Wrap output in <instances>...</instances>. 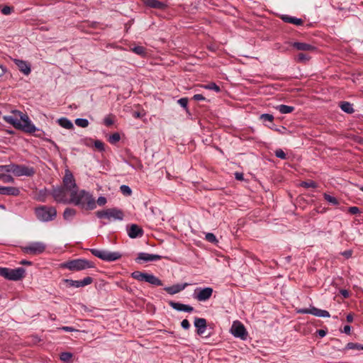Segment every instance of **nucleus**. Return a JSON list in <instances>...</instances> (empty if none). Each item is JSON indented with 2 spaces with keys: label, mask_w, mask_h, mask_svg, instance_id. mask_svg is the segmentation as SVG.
Segmentation results:
<instances>
[{
  "label": "nucleus",
  "mask_w": 363,
  "mask_h": 363,
  "mask_svg": "<svg viewBox=\"0 0 363 363\" xmlns=\"http://www.w3.org/2000/svg\"><path fill=\"white\" fill-rule=\"evenodd\" d=\"M50 194L57 203H72L86 210L96 208L92 194L84 189L79 190L75 179L69 169L65 170L62 186L53 187Z\"/></svg>",
  "instance_id": "nucleus-1"
},
{
  "label": "nucleus",
  "mask_w": 363,
  "mask_h": 363,
  "mask_svg": "<svg viewBox=\"0 0 363 363\" xmlns=\"http://www.w3.org/2000/svg\"><path fill=\"white\" fill-rule=\"evenodd\" d=\"M12 115L4 116L3 119L5 122L12 125L15 128L22 130L28 133H33L38 128L32 123L29 117L18 110L11 111Z\"/></svg>",
  "instance_id": "nucleus-2"
},
{
  "label": "nucleus",
  "mask_w": 363,
  "mask_h": 363,
  "mask_svg": "<svg viewBox=\"0 0 363 363\" xmlns=\"http://www.w3.org/2000/svg\"><path fill=\"white\" fill-rule=\"evenodd\" d=\"M36 218L42 222H49L55 219L57 210L53 206H40L35 208Z\"/></svg>",
  "instance_id": "nucleus-3"
},
{
  "label": "nucleus",
  "mask_w": 363,
  "mask_h": 363,
  "mask_svg": "<svg viewBox=\"0 0 363 363\" xmlns=\"http://www.w3.org/2000/svg\"><path fill=\"white\" fill-rule=\"evenodd\" d=\"M96 215L99 218H106L108 221L123 220L124 213L122 210L117 208H111L96 212Z\"/></svg>",
  "instance_id": "nucleus-4"
},
{
  "label": "nucleus",
  "mask_w": 363,
  "mask_h": 363,
  "mask_svg": "<svg viewBox=\"0 0 363 363\" xmlns=\"http://www.w3.org/2000/svg\"><path fill=\"white\" fill-rule=\"evenodd\" d=\"M91 253L105 262H113L121 258L122 255L119 252H111L106 250L90 249Z\"/></svg>",
  "instance_id": "nucleus-5"
},
{
  "label": "nucleus",
  "mask_w": 363,
  "mask_h": 363,
  "mask_svg": "<svg viewBox=\"0 0 363 363\" xmlns=\"http://www.w3.org/2000/svg\"><path fill=\"white\" fill-rule=\"evenodd\" d=\"M62 267L71 271H81L92 268L94 264L91 262L84 259H76L63 263Z\"/></svg>",
  "instance_id": "nucleus-6"
},
{
  "label": "nucleus",
  "mask_w": 363,
  "mask_h": 363,
  "mask_svg": "<svg viewBox=\"0 0 363 363\" xmlns=\"http://www.w3.org/2000/svg\"><path fill=\"white\" fill-rule=\"evenodd\" d=\"M26 269L23 267H18L16 269H9L3 267L1 276L4 278L11 281H19L25 277Z\"/></svg>",
  "instance_id": "nucleus-7"
},
{
  "label": "nucleus",
  "mask_w": 363,
  "mask_h": 363,
  "mask_svg": "<svg viewBox=\"0 0 363 363\" xmlns=\"http://www.w3.org/2000/svg\"><path fill=\"white\" fill-rule=\"evenodd\" d=\"M46 247V244L43 242H32L22 247V250L26 254L38 255L44 252Z\"/></svg>",
  "instance_id": "nucleus-8"
},
{
  "label": "nucleus",
  "mask_w": 363,
  "mask_h": 363,
  "mask_svg": "<svg viewBox=\"0 0 363 363\" xmlns=\"http://www.w3.org/2000/svg\"><path fill=\"white\" fill-rule=\"evenodd\" d=\"M35 173L34 167L24 164H13V174L16 177H33Z\"/></svg>",
  "instance_id": "nucleus-9"
},
{
  "label": "nucleus",
  "mask_w": 363,
  "mask_h": 363,
  "mask_svg": "<svg viewBox=\"0 0 363 363\" xmlns=\"http://www.w3.org/2000/svg\"><path fill=\"white\" fill-rule=\"evenodd\" d=\"M213 292L211 287H198L194 290L193 296L198 301H206L211 297Z\"/></svg>",
  "instance_id": "nucleus-10"
},
{
  "label": "nucleus",
  "mask_w": 363,
  "mask_h": 363,
  "mask_svg": "<svg viewBox=\"0 0 363 363\" xmlns=\"http://www.w3.org/2000/svg\"><path fill=\"white\" fill-rule=\"evenodd\" d=\"M230 333L235 337L240 338L242 340H245L247 337V332L240 321H234L230 328Z\"/></svg>",
  "instance_id": "nucleus-11"
},
{
  "label": "nucleus",
  "mask_w": 363,
  "mask_h": 363,
  "mask_svg": "<svg viewBox=\"0 0 363 363\" xmlns=\"http://www.w3.org/2000/svg\"><path fill=\"white\" fill-rule=\"evenodd\" d=\"M296 312L300 314H312L317 317L329 318L330 316L328 311L317 308L314 306H311L309 308H300Z\"/></svg>",
  "instance_id": "nucleus-12"
},
{
  "label": "nucleus",
  "mask_w": 363,
  "mask_h": 363,
  "mask_svg": "<svg viewBox=\"0 0 363 363\" xmlns=\"http://www.w3.org/2000/svg\"><path fill=\"white\" fill-rule=\"evenodd\" d=\"M63 281L67 284L68 287L80 288L91 284L93 282V279L90 277H86L82 280H72L65 279L63 280Z\"/></svg>",
  "instance_id": "nucleus-13"
},
{
  "label": "nucleus",
  "mask_w": 363,
  "mask_h": 363,
  "mask_svg": "<svg viewBox=\"0 0 363 363\" xmlns=\"http://www.w3.org/2000/svg\"><path fill=\"white\" fill-rule=\"evenodd\" d=\"M126 231L129 238L132 239L141 238L144 235L143 228L137 224L128 225L126 226Z\"/></svg>",
  "instance_id": "nucleus-14"
},
{
  "label": "nucleus",
  "mask_w": 363,
  "mask_h": 363,
  "mask_svg": "<svg viewBox=\"0 0 363 363\" xmlns=\"http://www.w3.org/2000/svg\"><path fill=\"white\" fill-rule=\"evenodd\" d=\"M162 259V256L158 255L149 254L146 252H140L138 255V257L136 259L137 262H140V261L143 262H153L158 261Z\"/></svg>",
  "instance_id": "nucleus-15"
},
{
  "label": "nucleus",
  "mask_w": 363,
  "mask_h": 363,
  "mask_svg": "<svg viewBox=\"0 0 363 363\" xmlns=\"http://www.w3.org/2000/svg\"><path fill=\"white\" fill-rule=\"evenodd\" d=\"M169 305L177 311H184L186 313H191L194 308L189 305H186L179 302L169 301Z\"/></svg>",
  "instance_id": "nucleus-16"
},
{
  "label": "nucleus",
  "mask_w": 363,
  "mask_h": 363,
  "mask_svg": "<svg viewBox=\"0 0 363 363\" xmlns=\"http://www.w3.org/2000/svg\"><path fill=\"white\" fill-rule=\"evenodd\" d=\"M20 189L16 186H0V194L6 196H17L20 194Z\"/></svg>",
  "instance_id": "nucleus-17"
},
{
  "label": "nucleus",
  "mask_w": 363,
  "mask_h": 363,
  "mask_svg": "<svg viewBox=\"0 0 363 363\" xmlns=\"http://www.w3.org/2000/svg\"><path fill=\"white\" fill-rule=\"evenodd\" d=\"M189 284H177L171 286H167L164 289V290L170 295L176 294L182 291H183L186 286H188Z\"/></svg>",
  "instance_id": "nucleus-18"
},
{
  "label": "nucleus",
  "mask_w": 363,
  "mask_h": 363,
  "mask_svg": "<svg viewBox=\"0 0 363 363\" xmlns=\"http://www.w3.org/2000/svg\"><path fill=\"white\" fill-rule=\"evenodd\" d=\"M194 326L196 328L198 335H203L206 329V320L203 318H196L194 320Z\"/></svg>",
  "instance_id": "nucleus-19"
},
{
  "label": "nucleus",
  "mask_w": 363,
  "mask_h": 363,
  "mask_svg": "<svg viewBox=\"0 0 363 363\" xmlns=\"http://www.w3.org/2000/svg\"><path fill=\"white\" fill-rule=\"evenodd\" d=\"M143 4L150 8L157 9L160 10H164L167 5L158 0H143Z\"/></svg>",
  "instance_id": "nucleus-20"
},
{
  "label": "nucleus",
  "mask_w": 363,
  "mask_h": 363,
  "mask_svg": "<svg viewBox=\"0 0 363 363\" xmlns=\"http://www.w3.org/2000/svg\"><path fill=\"white\" fill-rule=\"evenodd\" d=\"M292 46L296 50L302 51H314L315 50V46L306 43L295 42Z\"/></svg>",
  "instance_id": "nucleus-21"
},
{
  "label": "nucleus",
  "mask_w": 363,
  "mask_h": 363,
  "mask_svg": "<svg viewBox=\"0 0 363 363\" xmlns=\"http://www.w3.org/2000/svg\"><path fill=\"white\" fill-rule=\"evenodd\" d=\"M14 62L18 67L19 70L24 74L28 75L30 73V67L26 61L21 60H15Z\"/></svg>",
  "instance_id": "nucleus-22"
},
{
  "label": "nucleus",
  "mask_w": 363,
  "mask_h": 363,
  "mask_svg": "<svg viewBox=\"0 0 363 363\" xmlns=\"http://www.w3.org/2000/svg\"><path fill=\"white\" fill-rule=\"evenodd\" d=\"M281 19L285 23H291L296 26H301L303 23V21L301 18H298L294 16H291L289 15H283L281 16Z\"/></svg>",
  "instance_id": "nucleus-23"
},
{
  "label": "nucleus",
  "mask_w": 363,
  "mask_h": 363,
  "mask_svg": "<svg viewBox=\"0 0 363 363\" xmlns=\"http://www.w3.org/2000/svg\"><path fill=\"white\" fill-rule=\"evenodd\" d=\"M77 214V211L72 208H66L63 213V218L66 220H72Z\"/></svg>",
  "instance_id": "nucleus-24"
},
{
  "label": "nucleus",
  "mask_w": 363,
  "mask_h": 363,
  "mask_svg": "<svg viewBox=\"0 0 363 363\" xmlns=\"http://www.w3.org/2000/svg\"><path fill=\"white\" fill-rule=\"evenodd\" d=\"M57 123L61 127H62L65 129H67V130H71L74 128V125H73V123H72V121L65 117L59 118L57 120Z\"/></svg>",
  "instance_id": "nucleus-25"
},
{
  "label": "nucleus",
  "mask_w": 363,
  "mask_h": 363,
  "mask_svg": "<svg viewBox=\"0 0 363 363\" xmlns=\"http://www.w3.org/2000/svg\"><path fill=\"white\" fill-rule=\"evenodd\" d=\"M145 282H147L153 286H162V281L152 274H148Z\"/></svg>",
  "instance_id": "nucleus-26"
},
{
  "label": "nucleus",
  "mask_w": 363,
  "mask_h": 363,
  "mask_svg": "<svg viewBox=\"0 0 363 363\" xmlns=\"http://www.w3.org/2000/svg\"><path fill=\"white\" fill-rule=\"evenodd\" d=\"M147 274H148L145 273V272H142L140 271H135L131 274V277L138 281H145Z\"/></svg>",
  "instance_id": "nucleus-27"
},
{
  "label": "nucleus",
  "mask_w": 363,
  "mask_h": 363,
  "mask_svg": "<svg viewBox=\"0 0 363 363\" xmlns=\"http://www.w3.org/2000/svg\"><path fill=\"white\" fill-rule=\"evenodd\" d=\"M340 107L344 112L347 113H352L354 111L352 104L347 101L341 102Z\"/></svg>",
  "instance_id": "nucleus-28"
},
{
  "label": "nucleus",
  "mask_w": 363,
  "mask_h": 363,
  "mask_svg": "<svg viewBox=\"0 0 363 363\" xmlns=\"http://www.w3.org/2000/svg\"><path fill=\"white\" fill-rule=\"evenodd\" d=\"M276 109L278 110L282 114L290 113L294 110V106H287L284 104L279 105L276 107Z\"/></svg>",
  "instance_id": "nucleus-29"
},
{
  "label": "nucleus",
  "mask_w": 363,
  "mask_h": 363,
  "mask_svg": "<svg viewBox=\"0 0 363 363\" xmlns=\"http://www.w3.org/2000/svg\"><path fill=\"white\" fill-rule=\"evenodd\" d=\"M201 87L203 88V89H208V90H213L216 93H218L220 91V88L219 86H218L216 83L214 82H210L208 84H201L199 85Z\"/></svg>",
  "instance_id": "nucleus-30"
},
{
  "label": "nucleus",
  "mask_w": 363,
  "mask_h": 363,
  "mask_svg": "<svg viewBox=\"0 0 363 363\" xmlns=\"http://www.w3.org/2000/svg\"><path fill=\"white\" fill-rule=\"evenodd\" d=\"M131 50L142 57H144L146 55V49L143 46H135L133 48H131Z\"/></svg>",
  "instance_id": "nucleus-31"
},
{
  "label": "nucleus",
  "mask_w": 363,
  "mask_h": 363,
  "mask_svg": "<svg viewBox=\"0 0 363 363\" xmlns=\"http://www.w3.org/2000/svg\"><path fill=\"white\" fill-rule=\"evenodd\" d=\"M0 180H1L4 183H13L14 179L10 174H6L4 173L0 172Z\"/></svg>",
  "instance_id": "nucleus-32"
},
{
  "label": "nucleus",
  "mask_w": 363,
  "mask_h": 363,
  "mask_svg": "<svg viewBox=\"0 0 363 363\" xmlns=\"http://www.w3.org/2000/svg\"><path fill=\"white\" fill-rule=\"evenodd\" d=\"M13 163L6 164V165H0V172L1 173L11 172L13 174Z\"/></svg>",
  "instance_id": "nucleus-33"
},
{
  "label": "nucleus",
  "mask_w": 363,
  "mask_h": 363,
  "mask_svg": "<svg viewBox=\"0 0 363 363\" xmlns=\"http://www.w3.org/2000/svg\"><path fill=\"white\" fill-rule=\"evenodd\" d=\"M323 197L328 203H330L333 205H338L339 204L337 199L334 196H332L325 193L323 194Z\"/></svg>",
  "instance_id": "nucleus-34"
},
{
  "label": "nucleus",
  "mask_w": 363,
  "mask_h": 363,
  "mask_svg": "<svg viewBox=\"0 0 363 363\" xmlns=\"http://www.w3.org/2000/svg\"><path fill=\"white\" fill-rule=\"evenodd\" d=\"M75 124L79 127L86 128L89 125V121L86 118H77Z\"/></svg>",
  "instance_id": "nucleus-35"
},
{
  "label": "nucleus",
  "mask_w": 363,
  "mask_h": 363,
  "mask_svg": "<svg viewBox=\"0 0 363 363\" xmlns=\"http://www.w3.org/2000/svg\"><path fill=\"white\" fill-rule=\"evenodd\" d=\"M296 60L298 62H306L310 60V57L306 54L301 52L297 55Z\"/></svg>",
  "instance_id": "nucleus-36"
},
{
  "label": "nucleus",
  "mask_w": 363,
  "mask_h": 363,
  "mask_svg": "<svg viewBox=\"0 0 363 363\" xmlns=\"http://www.w3.org/2000/svg\"><path fill=\"white\" fill-rule=\"evenodd\" d=\"M121 139L120 134L118 133H114L112 135H111L108 138V142L111 144H116L118 143Z\"/></svg>",
  "instance_id": "nucleus-37"
},
{
  "label": "nucleus",
  "mask_w": 363,
  "mask_h": 363,
  "mask_svg": "<svg viewBox=\"0 0 363 363\" xmlns=\"http://www.w3.org/2000/svg\"><path fill=\"white\" fill-rule=\"evenodd\" d=\"M120 189H121V193L125 196H130L132 194L131 189L127 185H125V184L121 185L120 186Z\"/></svg>",
  "instance_id": "nucleus-38"
},
{
  "label": "nucleus",
  "mask_w": 363,
  "mask_h": 363,
  "mask_svg": "<svg viewBox=\"0 0 363 363\" xmlns=\"http://www.w3.org/2000/svg\"><path fill=\"white\" fill-rule=\"evenodd\" d=\"M72 356V353L65 352L60 354V358L63 362H69Z\"/></svg>",
  "instance_id": "nucleus-39"
},
{
  "label": "nucleus",
  "mask_w": 363,
  "mask_h": 363,
  "mask_svg": "<svg viewBox=\"0 0 363 363\" xmlns=\"http://www.w3.org/2000/svg\"><path fill=\"white\" fill-rule=\"evenodd\" d=\"M259 118L264 122H265V121L273 122V121H274V116L272 114H269V113H263L260 116Z\"/></svg>",
  "instance_id": "nucleus-40"
},
{
  "label": "nucleus",
  "mask_w": 363,
  "mask_h": 363,
  "mask_svg": "<svg viewBox=\"0 0 363 363\" xmlns=\"http://www.w3.org/2000/svg\"><path fill=\"white\" fill-rule=\"evenodd\" d=\"M301 186L305 188H316L317 184L313 181L303 182Z\"/></svg>",
  "instance_id": "nucleus-41"
},
{
  "label": "nucleus",
  "mask_w": 363,
  "mask_h": 363,
  "mask_svg": "<svg viewBox=\"0 0 363 363\" xmlns=\"http://www.w3.org/2000/svg\"><path fill=\"white\" fill-rule=\"evenodd\" d=\"M206 240L212 243L217 242L216 237L213 233H208L206 234Z\"/></svg>",
  "instance_id": "nucleus-42"
},
{
  "label": "nucleus",
  "mask_w": 363,
  "mask_h": 363,
  "mask_svg": "<svg viewBox=\"0 0 363 363\" xmlns=\"http://www.w3.org/2000/svg\"><path fill=\"white\" fill-rule=\"evenodd\" d=\"M274 153H275L276 157L278 158L285 160L286 157L285 152L281 149L276 150Z\"/></svg>",
  "instance_id": "nucleus-43"
},
{
  "label": "nucleus",
  "mask_w": 363,
  "mask_h": 363,
  "mask_svg": "<svg viewBox=\"0 0 363 363\" xmlns=\"http://www.w3.org/2000/svg\"><path fill=\"white\" fill-rule=\"evenodd\" d=\"M347 349L350 350H361V345H359L357 343H353V342H349L347 343L346 346Z\"/></svg>",
  "instance_id": "nucleus-44"
},
{
  "label": "nucleus",
  "mask_w": 363,
  "mask_h": 363,
  "mask_svg": "<svg viewBox=\"0 0 363 363\" xmlns=\"http://www.w3.org/2000/svg\"><path fill=\"white\" fill-rule=\"evenodd\" d=\"M94 147L100 151L104 150V143L101 140H95Z\"/></svg>",
  "instance_id": "nucleus-45"
},
{
  "label": "nucleus",
  "mask_w": 363,
  "mask_h": 363,
  "mask_svg": "<svg viewBox=\"0 0 363 363\" xmlns=\"http://www.w3.org/2000/svg\"><path fill=\"white\" fill-rule=\"evenodd\" d=\"M177 103L185 109L187 108L188 105V99L187 98H182L177 101Z\"/></svg>",
  "instance_id": "nucleus-46"
},
{
  "label": "nucleus",
  "mask_w": 363,
  "mask_h": 363,
  "mask_svg": "<svg viewBox=\"0 0 363 363\" xmlns=\"http://www.w3.org/2000/svg\"><path fill=\"white\" fill-rule=\"evenodd\" d=\"M106 202H107V200H106V197H104V196H99L98 198V199L96 200V201H95V203L96 204L97 203L100 206H104L106 203Z\"/></svg>",
  "instance_id": "nucleus-47"
},
{
  "label": "nucleus",
  "mask_w": 363,
  "mask_h": 363,
  "mask_svg": "<svg viewBox=\"0 0 363 363\" xmlns=\"http://www.w3.org/2000/svg\"><path fill=\"white\" fill-rule=\"evenodd\" d=\"M12 10L13 8H11V6H5L1 9V11L4 15H9L11 14Z\"/></svg>",
  "instance_id": "nucleus-48"
},
{
  "label": "nucleus",
  "mask_w": 363,
  "mask_h": 363,
  "mask_svg": "<svg viewBox=\"0 0 363 363\" xmlns=\"http://www.w3.org/2000/svg\"><path fill=\"white\" fill-rule=\"evenodd\" d=\"M104 123L106 126H111L113 123V120L111 116H108L104 118Z\"/></svg>",
  "instance_id": "nucleus-49"
},
{
  "label": "nucleus",
  "mask_w": 363,
  "mask_h": 363,
  "mask_svg": "<svg viewBox=\"0 0 363 363\" xmlns=\"http://www.w3.org/2000/svg\"><path fill=\"white\" fill-rule=\"evenodd\" d=\"M348 212L352 215H354L359 213V209L357 206H351L348 208Z\"/></svg>",
  "instance_id": "nucleus-50"
},
{
  "label": "nucleus",
  "mask_w": 363,
  "mask_h": 363,
  "mask_svg": "<svg viewBox=\"0 0 363 363\" xmlns=\"http://www.w3.org/2000/svg\"><path fill=\"white\" fill-rule=\"evenodd\" d=\"M181 325L185 330H188L190 328V323H189V320L186 319H184L182 321Z\"/></svg>",
  "instance_id": "nucleus-51"
},
{
  "label": "nucleus",
  "mask_w": 363,
  "mask_h": 363,
  "mask_svg": "<svg viewBox=\"0 0 363 363\" xmlns=\"http://www.w3.org/2000/svg\"><path fill=\"white\" fill-rule=\"evenodd\" d=\"M193 99L195 101H204L206 98L202 94H197L194 95Z\"/></svg>",
  "instance_id": "nucleus-52"
},
{
  "label": "nucleus",
  "mask_w": 363,
  "mask_h": 363,
  "mask_svg": "<svg viewBox=\"0 0 363 363\" xmlns=\"http://www.w3.org/2000/svg\"><path fill=\"white\" fill-rule=\"evenodd\" d=\"M60 330H62L65 332H73V331H77L76 329H74V328H72V327H69V326H63L62 328H59Z\"/></svg>",
  "instance_id": "nucleus-53"
},
{
  "label": "nucleus",
  "mask_w": 363,
  "mask_h": 363,
  "mask_svg": "<svg viewBox=\"0 0 363 363\" xmlns=\"http://www.w3.org/2000/svg\"><path fill=\"white\" fill-rule=\"evenodd\" d=\"M342 255L347 259L351 257L352 255V252L351 250H345L343 252H342Z\"/></svg>",
  "instance_id": "nucleus-54"
},
{
  "label": "nucleus",
  "mask_w": 363,
  "mask_h": 363,
  "mask_svg": "<svg viewBox=\"0 0 363 363\" xmlns=\"http://www.w3.org/2000/svg\"><path fill=\"white\" fill-rule=\"evenodd\" d=\"M340 294L344 297V298H348L349 296H350V293L346 289H341L340 291Z\"/></svg>",
  "instance_id": "nucleus-55"
},
{
  "label": "nucleus",
  "mask_w": 363,
  "mask_h": 363,
  "mask_svg": "<svg viewBox=\"0 0 363 363\" xmlns=\"http://www.w3.org/2000/svg\"><path fill=\"white\" fill-rule=\"evenodd\" d=\"M235 179L240 181L243 179V174L240 172H235Z\"/></svg>",
  "instance_id": "nucleus-56"
},
{
  "label": "nucleus",
  "mask_w": 363,
  "mask_h": 363,
  "mask_svg": "<svg viewBox=\"0 0 363 363\" xmlns=\"http://www.w3.org/2000/svg\"><path fill=\"white\" fill-rule=\"evenodd\" d=\"M317 333L320 337H323L326 335V331H325L324 330H318L317 331Z\"/></svg>",
  "instance_id": "nucleus-57"
},
{
  "label": "nucleus",
  "mask_w": 363,
  "mask_h": 363,
  "mask_svg": "<svg viewBox=\"0 0 363 363\" xmlns=\"http://www.w3.org/2000/svg\"><path fill=\"white\" fill-rule=\"evenodd\" d=\"M351 331V327L350 325H345L343 329V332L346 334H350Z\"/></svg>",
  "instance_id": "nucleus-58"
},
{
  "label": "nucleus",
  "mask_w": 363,
  "mask_h": 363,
  "mask_svg": "<svg viewBox=\"0 0 363 363\" xmlns=\"http://www.w3.org/2000/svg\"><path fill=\"white\" fill-rule=\"evenodd\" d=\"M353 315L350 313L347 315L346 319L348 323H352L353 321Z\"/></svg>",
  "instance_id": "nucleus-59"
},
{
  "label": "nucleus",
  "mask_w": 363,
  "mask_h": 363,
  "mask_svg": "<svg viewBox=\"0 0 363 363\" xmlns=\"http://www.w3.org/2000/svg\"><path fill=\"white\" fill-rule=\"evenodd\" d=\"M20 264L23 265H31L32 262L30 261L23 259L20 262Z\"/></svg>",
  "instance_id": "nucleus-60"
},
{
  "label": "nucleus",
  "mask_w": 363,
  "mask_h": 363,
  "mask_svg": "<svg viewBox=\"0 0 363 363\" xmlns=\"http://www.w3.org/2000/svg\"><path fill=\"white\" fill-rule=\"evenodd\" d=\"M359 189L363 192V186H360Z\"/></svg>",
  "instance_id": "nucleus-61"
},
{
  "label": "nucleus",
  "mask_w": 363,
  "mask_h": 363,
  "mask_svg": "<svg viewBox=\"0 0 363 363\" xmlns=\"http://www.w3.org/2000/svg\"><path fill=\"white\" fill-rule=\"evenodd\" d=\"M361 350H363V346L361 345Z\"/></svg>",
  "instance_id": "nucleus-62"
}]
</instances>
